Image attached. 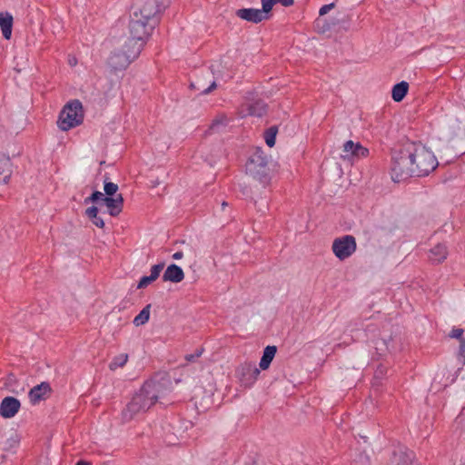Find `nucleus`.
Instances as JSON below:
<instances>
[{"mask_svg":"<svg viewBox=\"0 0 465 465\" xmlns=\"http://www.w3.org/2000/svg\"><path fill=\"white\" fill-rule=\"evenodd\" d=\"M169 384L170 381L167 380L145 381L123 410L122 420L128 422L136 415L147 411L156 402L165 404L170 392Z\"/></svg>","mask_w":465,"mask_h":465,"instance_id":"obj_1","label":"nucleus"},{"mask_svg":"<svg viewBox=\"0 0 465 465\" xmlns=\"http://www.w3.org/2000/svg\"><path fill=\"white\" fill-rule=\"evenodd\" d=\"M411 143H407L392 154L391 178L394 182L400 183L414 176V169L411 160Z\"/></svg>","mask_w":465,"mask_h":465,"instance_id":"obj_2","label":"nucleus"},{"mask_svg":"<svg viewBox=\"0 0 465 465\" xmlns=\"http://www.w3.org/2000/svg\"><path fill=\"white\" fill-rule=\"evenodd\" d=\"M411 148L414 176H426L436 169L439 163L431 151L416 143H411Z\"/></svg>","mask_w":465,"mask_h":465,"instance_id":"obj_3","label":"nucleus"},{"mask_svg":"<svg viewBox=\"0 0 465 465\" xmlns=\"http://www.w3.org/2000/svg\"><path fill=\"white\" fill-rule=\"evenodd\" d=\"M266 153L257 148L250 156L246 163V173L254 180L259 181L263 186L271 181V170L268 166Z\"/></svg>","mask_w":465,"mask_h":465,"instance_id":"obj_4","label":"nucleus"},{"mask_svg":"<svg viewBox=\"0 0 465 465\" xmlns=\"http://www.w3.org/2000/svg\"><path fill=\"white\" fill-rule=\"evenodd\" d=\"M84 121V110L79 100L68 102L62 109L57 121L58 127L63 131H68L80 125Z\"/></svg>","mask_w":465,"mask_h":465,"instance_id":"obj_5","label":"nucleus"},{"mask_svg":"<svg viewBox=\"0 0 465 465\" xmlns=\"http://www.w3.org/2000/svg\"><path fill=\"white\" fill-rule=\"evenodd\" d=\"M168 4L169 0H135L132 6V13L157 23L159 15Z\"/></svg>","mask_w":465,"mask_h":465,"instance_id":"obj_6","label":"nucleus"},{"mask_svg":"<svg viewBox=\"0 0 465 465\" xmlns=\"http://www.w3.org/2000/svg\"><path fill=\"white\" fill-rule=\"evenodd\" d=\"M156 23L143 18L140 15L132 13L129 22V34L138 40L147 42Z\"/></svg>","mask_w":465,"mask_h":465,"instance_id":"obj_7","label":"nucleus"},{"mask_svg":"<svg viewBox=\"0 0 465 465\" xmlns=\"http://www.w3.org/2000/svg\"><path fill=\"white\" fill-rule=\"evenodd\" d=\"M356 249V240L352 235H344L334 239L332 242L331 250L335 256L341 261H344L351 256Z\"/></svg>","mask_w":465,"mask_h":465,"instance_id":"obj_8","label":"nucleus"},{"mask_svg":"<svg viewBox=\"0 0 465 465\" xmlns=\"http://www.w3.org/2000/svg\"><path fill=\"white\" fill-rule=\"evenodd\" d=\"M260 370L254 362L245 361L242 363L236 370V375L242 385L250 387L257 380Z\"/></svg>","mask_w":465,"mask_h":465,"instance_id":"obj_9","label":"nucleus"},{"mask_svg":"<svg viewBox=\"0 0 465 465\" xmlns=\"http://www.w3.org/2000/svg\"><path fill=\"white\" fill-rule=\"evenodd\" d=\"M343 153L341 157L343 160L351 161L353 159L365 158L369 155V150L363 147L360 143H354L350 140L343 144Z\"/></svg>","mask_w":465,"mask_h":465,"instance_id":"obj_10","label":"nucleus"},{"mask_svg":"<svg viewBox=\"0 0 465 465\" xmlns=\"http://www.w3.org/2000/svg\"><path fill=\"white\" fill-rule=\"evenodd\" d=\"M133 62L123 50L114 51L108 58L107 64L114 72L125 69Z\"/></svg>","mask_w":465,"mask_h":465,"instance_id":"obj_11","label":"nucleus"},{"mask_svg":"<svg viewBox=\"0 0 465 465\" xmlns=\"http://www.w3.org/2000/svg\"><path fill=\"white\" fill-rule=\"evenodd\" d=\"M52 389L48 382L43 381L34 386L28 392V398L32 404L35 405L42 401L46 400L51 395Z\"/></svg>","mask_w":465,"mask_h":465,"instance_id":"obj_12","label":"nucleus"},{"mask_svg":"<svg viewBox=\"0 0 465 465\" xmlns=\"http://www.w3.org/2000/svg\"><path fill=\"white\" fill-rule=\"evenodd\" d=\"M21 403L15 397L7 396L0 403V416L5 419H10L15 416L19 411Z\"/></svg>","mask_w":465,"mask_h":465,"instance_id":"obj_13","label":"nucleus"},{"mask_svg":"<svg viewBox=\"0 0 465 465\" xmlns=\"http://www.w3.org/2000/svg\"><path fill=\"white\" fill-rule=\"evenodd\" d=\"M236 15L247 22L258 24L262 21L268 20L270 15H266L261 9L255 8H242L235 12Z\"/></svg>","mask_w":465,"mask_h":465,"instance_id":"obj_14","label":"nucleus"},{"mask_svg":"<svg viewBox=\"0 0 465 465\" xmlns=\"http://www.w3.org/2000/svg\"><path fill=\"white\" fill-rule=\"evenodd\" d=\"M146 43L130 35L122 50L134 61L139 56Z\"/></svg>","mask_w":465,"mask_h":465,"instance_id":"obj_15","label":"nucleus"},{"mask_svg":"<svg viewBox=\"0 0 465 465\" xmlns=\"http://www.w3.org/2000/svg\"><path fill=\"white\" fill-rule=\"evenodd\" d=\"M103 204L107 207L108 213L111 216H117L123 211L124 197L121 193L111 197L105 196L103 198Z\"/></svg>","mask_w":465,"mask_h":465,"instance_id":"obj_16","label":"nucleus"},{"mask_svg":"<svg viewBox=\"0 0 465 465\" xmlns=\"http://www.w3.org/2000/svg\"><path fill=\"white\" fill-rule=\"evenodd\" d=\"M183 278V271L176 264L169 265L163 275V282H172L175 283L182 282Z\"/></svg>","mask_w":465,"mask_h":465,"instance_id":"obj_17","label":"nucleus"},{"mask_svg":"<svg viewBox=\"0 0 465 465\" xmlns=\"http://www.w3.org/2000/svg\"><path fill=\"white\" fill-rule=\"evenodd\" d=\"M0 27L2 30L3 36L9 40L12 35V27H13V16L11 14L0 13Z\"/></svg>","mask_w":465,"mask_h":465,"instance_id":"obj_18","label":"nucleus"},{"mask_svg":"<svg viewBox=\"0 0 465 465\" xmlns=\"http://www.w3.org/2000/svg\"><path fill=\"white\" fill-rule=\"evenodd\" d=\"M12 175V163L9 157H0V183H6Z\"/></svg>","mask_w":465,"mask_h":465,"instance_id":"obj_19","label":"nucleus"},{"mask_svg":"<svg viewBox=\"0 0 465 465\" xmlns=\"http://www.w3.org/2000/svg\"><path fill=\"white\" fill-rule=\"evenodd\" d=\"M209 84H210L208 85L203 77H199L194 82L191 83V87L200 91V94H207L217 86L215 80L210 81Z\"/></svg>","mask_w":465,"mask_h":465,"instance_id":"obj_20","label":"nucleus"},{"mask_svg":"<svg viewBox=\"0 0 465 465\" xmlns=\"http://www.w3.org/2000/svg\"><path fill=\"white\" fill-rule=\"evenodd\" d=\"M447 247L439 243L430 250V259L435 262H441L447 258Z\"/></svg>","mask_w":465,"mask_h":465,"instance_id":"obj_21","label":"nucleus"},{"mask_svg":"<svg viewBox=\"0 0 465 465\" xmlns=\"http://www.w3.org/2000/svg\"><path fill=\"white\" fill-rule=\"evenodd\" d=\"M277 351V348L275 346H267L264 351L262 357L260 361V368L262 370H267L273 360L275 353Z\"/></svg>","mask_w":465,"mask_h":465,"instance_id":"obj_22","label":"nucleus"},{"mask_svg":"<svg viewBox=\"0 0 465 465\" xmlns=\"http://www.w3.org/2000/svg\"><path fill=\"white\" fill-rule=\"evenodd\" d=\"M409 90V84L407 82H401L395 84L392 88L391 96L395 102H401L405 95L407 94Z\"/></svg>","mask_w":465,"mask_h":465,"instance_id":"obj_23","label":"nucleus"},{"mask_svg":"<svg viewBox=\"0 0 465 465\" xmlns=\"http://www.w3.org/2000/svg\"><path fill=\"white\" fill-rule=\"evenodd\" d=\"M250 115L261 117L266 113V104L262 101H256L248 106Z\"/></svg>","mask_w":465,"mask_h":465,"instance_id":"obj_24","label":"nucleus"},{"mask_svg":"<svg viewBox=\"0 0 465 465\" xmlns=\"http://www.w3.org/2000/svg\"><path fill=\"white\" fill-rule=\"evenodd\" d=\"M150 309H151V304H147L140 312V313L137 316H135V318L134 319V322H133L135 326L138 327V326L143 325L149 321Z\"/></svg>","mask_w":465,"mask_h":465,"instance_id":"obj_25","label":"nucleus"},{"mask_svg":"<svg viewBox=\"0 0 465 465\" xmlns=\"http://www.w3.org/2000/svg\"><path fill=\"white\" fill-rule=\"evenodd\" d=\"M128 358L127 353H121L114 357L113 361L109 364V369L111 371H115L117 368H123L126 364Z\"/></svg>","mask_w":465,"mask_h":465,"instance_id":"obj_26","label":"nucleus"},{"mask_svg":"<svg viewBox=\"0 0 465 465\" xmlns=\"http://www.w3.org/2000/svg\"><path fill=\"white\" fill-rule=\"evenodd\" d=\"M391 341V336L388 339L382 338L376 341L375 349L380 355H383L385 352L390 351Z\"/></svg>","mask_w":465,"mask_h":465,"instance_id":"obj_27","label":"nucleus"},{"mask_svg":"<svg viewBox=\"0 0 465 465\" xmlns=\"http://www.w3.org/2000/svg\"><path fill=\"white\" fill-rule=\"evenodd\" d=\"M229 123V119L225 114L217 115L212 122L210 125V129L213 131H219L220 126H226Z\"/></svg>","mask_w":465,"mask_h":465,"instance_id":"obj_28","label":"nucleus"},{"mask_svg":"<svg viewBox=\"0 0 465 465\" xmlns=\"http://www.w3.org/2000/svg\"><path fill=\"white\" fill-rule=\"evenodd\" d=\"M277 134V127L272 126L270 127L264 134L266 144L269 147H272L275 144V137Z\"/></svg>","mask_w":465,"mask_h":465,"instance_id":"obj_29","label":"nucleus"},{"mask_svg":"<svg viewBox=\"0 0 465 465\" xmlns=\"http://www.w3.org/2000/svg\"><path fill=\"white\" fill-rule=\"evenodd\" d=\"M104 196H115L118 191V185L114 183L108 182L107 178L104 181Z\"/></svg>","mask_w":465,"mask_h":465,"instance_id":"obj_30","label":"nucleus"},{"mask_svg":"<svg viewBox=\"0 0 465 465\" xmlns=\"http://www.w3.org/2000/svg\"><path fill=\"white\" fill-rule=\"evenodd\" d=\"M19 443V439L16 434H14L9 439L6 440V441L4 443L3 449L5 450H11L14 448H16Z\"/></svg>","mask_w":465,"mask_h":465,"instance_id":"obj_31","label":"nucleus"},{"mask_svg":"<svg viewBox=\"0 0 465 465\" xmlns=\"http://www.w3.org/2000/svg\"><path fill=\"white\" fill-rule=\"evenodd\" d=\"M262 2V11L266 15L271 16V11L275 4H277V0H261Z\"/></svg>","mask_w":465,"mask_h":465,"instance_id":"obj_32","label":"nucleus"},{"mask_svg":"<svg viewBox=\"0 0 465 465\" xmlns=\"http://www.w3.org/2000/svg\"><path fill=\"white\" fill-rule=\"evenodd\" d=\"M104 194L99 191H95L94 192L90 197L86 198L84 200V203H87L89 202H92V203H100V204H103V198H104Z\"/></svg>","mask_w":465,"mask_h":465,"instance_id":"obj_33","label":"nucleus"},{"mask_svg":"<svg viewBox=\"0 0 465 465\" xmlns=\"http://www.w3.org/2000/svg\"><path fill=\"white\" fill-rule=\"evenodd\" d=\"M163 267H164V262H161V263L153 265L151 268V274H150V276L153 277V279L155 281L159 277L160 272H162Z\"/></svg>","mask_w":465,"mask_h":465,"instance_id":"obj_34","label":"nucleus"},{"mask_svg":"<svg viewBox=\"0 0 465 465\" xmlns=\"http://www.w3.org/2000/svg\"><path fill=\"white\" fill-rule=\"evenodd\" d=\"M153 282H154V280L150 275L149 276H143V277L141 278L140 282H138L137 288L138 289L146 288Z\"/></svg>","mask_w":465,"mask_h":465,"instance_id":"obj_35","label":"nucleus"},{"mask_svg":"<svg viewBox=\"0 0 465 465\" xmlns=\"http://www.w3.org/2000/svg\"><path fill=\"white\" fill-rule=\"evenodd\" d=\"M458 359L459 361H460L462 365L465 364V340H462L461 342L460 343Z\"/></svg>","mask_w":465,"mask_h":465,"instance_id":"obj_36","label":"nucleus"},{"mask_svg":"<svg viewBox=\"0 0 465 465\" xmlns=\"http://www.w3.org/2000/svg\"><path fill=\"white\" fill-rule=\"evenodd\" d=\"M462 335H463V330L460 329V328L453 329L451 331V332L450 333V337L458 339L460 343L461 342L462 340H465Z\"/></svg>","mask_w":465,"mask_h":465,"instance_id":"obj_37","label":"nucleus"},{"mask_svg":"<svg viewBox=\"0 0 465 465\" xmlns=\"http://www.w3.org/2000/svg\"><path fill=\"white\" fill-rule=\"evenodd\" d=\"M85 214L89 219L95 218V216L98 214V208L96 206H91L86 209Z\"/></svg>","mask_w":465,"mask_h":465,"instance_id":"obj_38","label":"nucleus"},{"mask_svg":"<svg viewBox=\"0 0 465 465\" xmlns=\"http://www.w3.org/2000/svg\"><path fill=\"white\" fill-rule=\"evenodd\" d=\"M334 7V3H331L328 5H324L320 8L319 14L320 15H326L329 11H331Z\"/></svg>","mask_w":465,"mask_h":465,"instance_id":"obj_39","label":"nucleus"},{"mask_svg":"<svg viewBox=\"0 0 465 465\" xmlns=\"http://www.w3.org/2000/svg\"><path fill=\"white\" fill-rule=\"evenodd\" d=\"M90 220L93 222V223L95 226H97L99 228H104V220L100 216H98V214L95 216V218H93V219H90Z\"/></svg>","mask_w":465,"mask_h":465,"instance_id":"obj_40","label":"nucleus"},{"mask_svg":"<svg viewBox=\"0 0 465 465\" xmlns=\"http://www.w3.org/2000/svg\"><path fill=\"white\" fill-rule=\"evenodd\" d=\"M202 352H203V350H200V351H197L194 354H187L185 356V360L187 361H194L196 358L200 357L202 355Z\"/></svg>","mask_w":465,"mask_h":465,"instance_id":"obj_41","label":"nucleus"},{"mask_svg":"<svg viewBox=\"0 0 465 465\" xmlns=\"http://www.w3.org/2000/svg\"><path fill=\"white\" fill-rule=\"evenodd\" d=\"M277 3H281L283 6L289 7L294 4V0H277Z\"/></svg>","mask_w":465,"mask_h":465,"instance_id":"obj_42","label":"nucleus"},{"mask_svg":"<svg viewBox=\"0 0 465 465\" xmlns=\"http://www.w3.org/2000/svg\"><path fill=\"white\" fill-rule=\"evenodd\" d=\"M183 257V252H176L175 253L173 254V258L174 260H180Z\"/></svg>","mask_w":465,"mask_h":465,"instance_id":"obj_43","label":"nucleus"},{"mask_svg":"<svg viewBox=\"0 0 465 465\" xmlns=\"http://www.w3.org/2000/svg\"><path fill=\"white\" fill-rule=\"evenodd\" d=\"M383 374V367L380 366L378 367L376 371V376L382 375Z\"/></svg>","mask_w":465,"mask_h":465,"instance_id":"obj_44","label":"nucleus"},{"mask_svg":"<svg viewBox=\"0 0 465 465\" xmlns=\"http://www.w3.org/2000/svg\"><path fill=\"white\" fill-rule=\"evenodd\" d=\"M76 465H89V463L87 461H84V460H80L76 463Z\"/></svg>","mask_w":465,"mask_h":465,"instance_id":"obj_45","label":"nucleus"},{"mask_svg":"<svg viewBox=\"0 0 465 465\" xmlns=\"http://www.w3.org/2000/svg\"><path fill=\"white\" fill-rule=\"evenodd\" d=\"M69 64H70L71 65H75V64H76V59H75V58L70 59V60H69Z\"/></svg>","mask_w":465,"mask_h":465,"instance_id":"obj_46","label":"nucleus"},{"mask_svg":"<svg viewBox=\"0 0 465 465\" xmlns=\"http://www.w3.org/2000/svg\"><path fill=\"white\" fill-rule=\"evenodd\" d=\"M227 205H228V203H227L226 202H223V203H222V207H223V209L224 207H226Z\"/></svg>","mask_w":465,"mask_h":465,"instance_id":"obj_47","label":"nucleus"}]
</instances>
